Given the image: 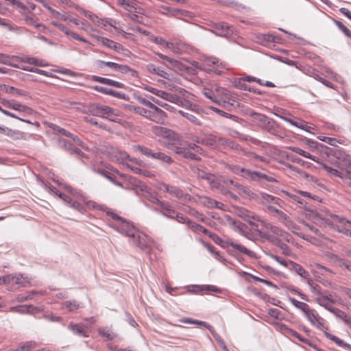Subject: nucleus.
I'll return each instance as SVG.
<instances>
[{
	"label": "nucleus",
	"mask_w": 351,
	"mask_h": 351,
	"mask_svg": "<svg viewBox=\"0 0 351 351\" xmlns=\"http://www.w3.org/2000/svg\"><path fill=\"white\" fill-rule=\"evenodd\" d=\"M332 313L339 319H342L348 326L350 325V323H351V319L349 317V316L343 311L335 308V309H332Z\"/></svg>",
	"instance_id": "obj_48"
},
{
	"label": "nucleus",
	"mask_w": 351,
	"mask_h": 351,
	"mask_svg": "<svg viewBox=\"0 0 351 351\" xmlns=\"http://www.w3.org/2000/svg\"><path fill=\"white\" fill-rule=\"evenodd\" d=\"M23 12L21 14L22 16L27 25H32L36 27H40L42 26V25L38 23V17L32 13V11L26 10V8L23 10Z\"/></svg>",
	"instance_id": "obj_19"
},
{
	"label": "nucleus",
	"mask_w": 351,
	"mask_h": 351,
	"mask_svg": "<svg viewBox=\"0 0 351 351\" xmlns=\"http://www.w3.org/2000/svg\"><path fill=\"white\" fill-rule=\"evenodd\" d=\"M289 149L290 150H291L292 152H295L296 154H298L299 155H300V156H303L304 158L311 159L313 161H315V162H316L317 163H319L317 158H316L315 156H312L308 152H306L301 149L300 148H298V147H289Z\"/></svg>",
	"instance_id": "obj_47"
},
{
	"label": "nucleus",
	"mask_w": 351,
	"mask_h": 351,
	"mask_svg": "<svg viewBox=\"0 0 351 351\" xmlns=\"http://www.w3.org/2000/svg\"><path fill=\"white\" fill-rule=\"evenodd\" d=\"M152 131L153 134L159 137H162L168 139H174L176 136V134L172 130L162 126H153Z\"/></svg>",
	"instance_id": "obj_14"
},
{
	"label": "nucleus",
	"mask_w": 351,
	"mask_h": 351,
	"mask_svg": "<svg viewBox=\"0 0 351 351\" xmlns=\"http://www.w3.org/2000/svg\"><path fill=\"white\" fill-rule=\"evenodd\" d=\"M208 237L217 244L221 245L223 247L225 246H231L234 250L239 251V252L247 255L248 257L254 258L256 257V254L246 248L245 246L234 243L230 239H227L226 241H223L218 235L215 233L210 232L208 234Z\"/></svg>",
	"instance_id": "obj_4"
},
{
	"label": "nucleus",
	"mask_w": 351,
	"mask_h": 351,
	"mask_svg": "<svg viewBox=\"0 0 351 351\" xmlns=\"http://www.w3.org/2000/svg\"><path fill=\"white\" fill-rule=\"evenodd\" d=\"M305 317L312 325L317 328H320L323 326V319L319 315L315 309L309 308L305 313Z\"/></svg>",
	"instance_id": "obj_16"
},
{
	"label": "nucleus",
	"mask_w": 351,
	"mask_h": 351,
	"mask_svg": "<svg viewBox=\"0 0 351 351\" xmlns=\"http://www.w3.org/2000/svg\"><path fill=\"white\" fill-rule=\"evenodd\" d=\"M14 277V281L16 285L25 287L26 284L27 283V281L25 278H24L21 274H15L13 275Z\"/></svg>",
	"instance_id": "obj_63"
},
{
	"label": "nucleus",
	"mask_w": 351,
	"mask_h": 351,
	"mask_svg": "<svg viewBox=\"0 0 351 351\" xmlns=\"http://www.w3.org/2000/svg\"><path fill=\"white\" fill-rule=\"evenodd\" d=\"M145 117L156 123L162 124L165 121L167 114L155 105L154 108L147 110Z\"/></svg>",
	"instance_id": "obj_9"
},
{
	"label": "nucleus",
	"mask_w": 351,
	"mask_h": 351,
	"mask_svg": "<svg viewBox=\"0 0 351 351\" xmlns=\"http://www.w3.org/2000/svg\"><path fill=\"white\" fill-rule=\"evenodd\" d=\"M247 173L249 175V178H248L249 180H258L260 179H265V180H266L267 181H269V182H274V181H276V180L274 178L268 176L266 174L258 172V171H250V173Z\"/></svg>",
	"instance_id": "obj_37"
},
{
	"label": "nucleus",
	"mask_w": 351,
	"mask_h": 351,
	"mask_svg": "<svg viewBox=\"0 0 351 351\" xmlns=\"http://www.w3.org/2000/svg\"><path fill=\"white\" fill-rule=\"evenodd\" d=\"M268 211L273 213L274 216L278 217L280 220L285 225H289L291 223L289 217L274 206H269Z\"/></svg>",
	"instance_id": "obj_24"
},
{
	"label": "nucleus",
	"mask_w": 351,
	"mask_h": 351,
	"mask_svg": "<svg viewBox=\"0 0 351 351\" xmlns=\"http://www.w3.org/2000/svg\"><path fill=\"white\" fill-rule=\"evenodd\" d=\"M289 302L293 305L295 308L301 310L304 314L308 311L310 308L309 306L302 302H300L293 298H289Z\"/></svg>",
	"instance_id": "obj_49"
},
{
	"label": "nucleus",
	"mask_w": 351,
	"mask_h": 351,
	"mask_svg": "<svg viewBox=\"0 0 351 351\" xmlns=\"http://www.w3.org/2000/svg\"><path fill=\"white\" fill-rule=\"evenodd\" d=\"M219 136L213 134H208L205 136L201 140H196L195 141L198 143H201L207 146L212 147L213 148H217V141Z\"/></svg>",
	"instance_id": "obj_28"
},
{
	"label": "nucleus",
	"mask_w": 351,
	"mask_h": 351,
	"mask_svg": "<svg viewBox=\"0 0 351 351\" xmlns=\"http://www.w3.org/2000/svg\"><path fill=\"white\" fill-rule=\"evenodd\" d=\"M178 113L181 114L182 117H185L188 119L191 123H193L195 125H200L201 121L199 118H197L192 111H185V110H178Z\"/></svg>",
	"instance_id": "obj_34"
},
{
	"label": "nucleus",
	"mask_w": 351,
	"mask_h": 351,
	"mask_svg": "<svg viewBox=\"0 0 351 351\" xmlns=\"http://www.w3.org/2000/svg\"><path fill=\"white\" fill-rule=\"evenodd\" d=\"M152 202L160 206V208L162 210V213L165 216L174 219L176 211L171 208L170 205H169L168 203L160 201L156 197H153Z\"/></svg>",
	"instance_id": "obj_17"
},
{
	"label": "nucleus",
	"mask_w": 351,
	"mask_h": 351,
	"mask_svg": "<svg viewBox=\"0 0 351 351\" xmlns=\"http://www.w3.org/2000/svg\"><path fill=\"white\" fill-rule=\"evenodd\" d=\"M5 136L12 140H20L24 138V134L23 132L17 130H12L11 128H8Z\"/></svg>",
	"instance_id": "obj_50"
},
{
	"label": "nucleus",
	"mask_w": 351,
	"mask_h": 351,
	"mask_svg": "<svg viewBox=\"0 0 351 351\" xmlns=\"http://www.w3.org/2000/svg\"><path fill=\"white\" fill-rule=\"evenodd\" d=\"M227 169L231 171L232 173L239 175L246 179H248L249 175L247 173H250V170L245 169L244 168L240 167L237 165H228L226 166Z\"/></svg>",
	"instance_id": "obj_35"
},
{
	"label": "nucleus",
	"mask_w": 351,
	"mask_h": 351,
	"mask_svg": "<svg viewBox=\"0 0 351 351\" xmlns=\"http://www.w3.org/2000/svg\"><path fill=\"white\" fill-rule=\"evenodd\" d=\"M332 297V294H329L328 295H325L323 293H319L318 297L315 298V302L322 306H324L326 303H327Z\"/></svg>",
	"instance_id": "obj_55"
},
{
	"label": "nucleus",
	"mask_w": 351,
	"mask_h": 351,
	"mask_svg": "<svg viewBox=\"0 0 351 351\" xmlns=\"http://www.w3.org/2000/svg\"><path fill=\"white\" fill-rule=\"evenodd\" d=\"M169 193L178 199H186L188 197L187 194H184V192L180 189L177 188L176 186H171Z\"/></svg>",
	"instance_id": "obj_51"
},
{
	"label": "nucleus",
	"mask_w": 351,
	"mask_h": 351,
	"mask_svg": "<svg viewBox=\"0 0 351 351\" xmlns=\"http://www.w3.org/2000/svg\"><path fill=\"white\" fill-rule=\"evenodd\" d=\"M322 167L330 176L339 177L343 182L349 186H351V167L344 169L339 167L335 169L326 164L320 163Z\"/></svg>",
	"instance_id": "obj_6"
},
{
	"label": "nucleus",
	"mask_w": 351,
	"mask_h": 351,
	"mask_svg": "<svg viewBox=\"0 0 351 351\" xmlns=\"http://www.w3.org/2000/svg\"><path fill=\"white\" fill-rule=\"evenodd\" d=\"M12 110L18 111L22 114L23 116L30 115L33 113V110L25 105L19 102L14 101Z\"/></svg>",
	"instance_id": "obj_38"
},
{
	"label": "nucleus",
	"mask_w": 351,
	"mask_h": 351,
	"mask_svg": "<svg viewBox=\"0 0 351 351\" xmlns=\"http://www.w3.org/2000/svg\"><path fill=\"white\" fill-rule=\"evenodd\" d=\"M133 243L140 247L141 250H147L149 247L150 244L153 243L152 239L145 234H136V238L132 239Z\"/></svg>",
	"instance_id": "obj_15"
},
{
	"label": "nucleus",
	"mask_w": 351,
	"mask_h": 351,
	"mask_svg": "<svg viewBox=\"0 0 351 351\" xmlns=\"http://www.w3.org/2000/svg\"><path fill=\"white\" fill-rule=\"evenodd\" d=\"M1 90L3 91L6 93L10 94L12 95H27L26 92L21 89H18L13 86H10L5 85V84L1 86Z\"/></svg>",
	"instance_id": "obj_40"
},
{
	"label": "nucleus",
	"mask_w": 351,
	"mask_h": 351,
	"mask_svg": "<svg viewBox=\"0 0 351 351\" xmlns=\"http://www.w3.org/2000/svg\"><path fill=\"white\" fill-rule=\"evenodd\" d=\"M125 108L128 109L130 111H134L136 113H137L141 116H143V117L145 116L147 111V109H145L142 107L136 106H134V105H131V104L125 105Z\"/></svg>",
	"instance_id": "obj_54"
},
{
	"label": "nucleus",
	"mask_w": 351,
	"mask_h": 351,
	"mask_svg": "<svg viewBox=\"0 0 351 351\" xmlns=\"http://www.w3.org/2000/svg\"><path fill=\"white\" fill-rule=\"evenodd\" d=\"M90 111L95 116L107 118L114 121V117H119L120 112L118 110L113 109L108 106L98 104H93L90 106Z\"/></svg>",
	"instance_id": "obj_5"
},
{
	"label": "nucleus",
	"mask_w": 351,
	"mask_h": 351,
	"mask_svg": "<svg viewBox=\"0 0 351 351\" xmlns=\"http://www.w3.org/2000/svg\"><path fill=\"white\" fill-rule=\"evenodd\" d=\"M63 306L67 308V310L70 312L74 311L78 309L80 307V304L73 300V301H66L63 303Z\"/></svg>",
	"instance_id": "obj_57"
},
{
	"label": "nucleus",
	"mask_w": 351,
	"mask_h": 351,
	"mask_svg": "<svg viewBox=\"0 0 351 351\" xmlns=\"http://www.w3.org/2000/svg\"><path fill=\"white\" fill-rule=\"evenodd\" d=\"M258 199L261 204L266 206L267 210L269 206L277 205L282 208V205L284 204L283 200L279 197L273 196L266 193H261L258 197Z\"/></svg>",
	"instance_id": "obj_10"
},
{
	"label": "nucleus",
	"mask_w": 351,
	"mask_h": 351,
	"mask_svg": "<svg viewBox=\"0 0 351 351\" xmlns=\"http://www.w3.org/2000/svg\"><path fill=\"white\" fill-rule=\"evenodd\" d=\"M56 130L59 132L60 133H61L62 134H63L64 136H66V137H69L71 138V140L76 143L77 145H80L82 147L84 148V146L83 145V143L79 139V138L76 136H74L72 133L66 131V130L59 127V126H57L56 128Z\"/></svg>",
	"instance_id": "obj_41"
},
{
	"label": "nucleus",
	"mask_w": 351,
	"mask_h": 351,
	"mask_svg": "<svg viewBox=\"0 0 351 351\" xmlns=\"http://www.w3.org/2000/svg\"><path fill=\"white\" fill-rule=\"evenodd\" d=\"M290 269L295 271L302 278L310 280L309 274L300 265L293 261H290Z\"/></svg>",
	"instance_id": "obj_31"
},
{
	"label": "nucleus",
	"mask_w": 351,
	"mask_h": 351,
	"mask_svg": "<svg viewBox=\"0 0 351 351\" xmlns=\"http://www.w3.org/2000/svg\"><path fill=\"white\" fill-rule=\"evenodd\" d=\"M325 256L328 261H330L332 263L337 265L338 267H343V261L345 259L339 257L337 255L330 253L326 252L325 254Z\"/></svg>",
	"instance_id": "obj_44"
},
{
	"label": "nucleus",
	"mask_w": 351,
	"mask_h": 351,
	"mask_svg": "<svg viewBox=\"0 0 351 351\" xmlns=\"http://www.w3.org/2000/svg\"><path fill=\"white\" fill-rule=\"evenodd\" d=\"M173 142L169 144V148L173 151L176 154L182 156L185 158H190L192 160H198L197 157L194 153H192L187 148L188 142L180 140L178 135L171 139Z\"/></svg>",
	"instance_id": "obj_3"
},
{
	"label": "nucleus",
	"mask_w": 351,
	"mask_h": 351,
	"mask_svg": "<svg viewBox=\"0 0 351 351\" xmlns=\"http://www.w3.org/2000/svg\"><path fill=\"white\" fill-rule=\"evenodd\" d=\"M85 204L88 208L104 211L106 210V206L104 205L98 204L94 201L89 200L87 201Z\"/></svg>",
	"instance_id": "obj_58"
},
{
	"label": "nucleus",
	"mask_w": 351,
	"mask_h": 351,
	"mask_svg": "<svg viewBox=\"0 0 351 351\" xmlns=\"http://www.w3.org/2000/svg\"><path fill=\"white\" fill-rule=\"evenodd\" d=\"M235 86L241 90H247V91L253 92V93H256L258 94L261 93L260 92H257L254 88H252L249 85H247L246 84V82L244 80L243 77L238 79L235 82Z\"/></svg>",
	"instance_id": "obj_46"
},
{
	"label": "nucleus",
	"mask_w": 351,
	"mask_h": 351,
	"mask_svg": "<svg viewBox=\"0 0 351 351\" xmlns=\"http://www.w3.org/2000/svg\"><path fill=\"white\" fill-rule=\"evenodd\" d=\"M204 95L220 106L225 107L230 103V92L226 88L218 86H213L210 90H204Z\"/></svg>",
	"instance_id": "obj_2"
},
{
	"label": "nucleus",
	"mask_w": 351,
	"mask_h": 351,
	"mask_svg": "<svg viewBox=\"0 0 351 351\" xmlns=\"http://www.w3.org/2000/svg\"><path fill=\"white\" fill-rule=\"evenodd\" d=\"M112 158L125 166V163L128 162V158H129V155L125 152L117 149L114 151Z\"/></svg>",
	"instance_id": "obj_32"
},
{
	"label": "nucleus",
	"mask_w": 351,
	"mask_h": 351,
	"mask_svg": "<svg viewBox=\"0 0 351 351\" xmlns=\"http://www.w3.org/2000/svg\"><path fill=\"white\" fill-rule=\"evenodd\" d=\"M93 88L98 92H100L106 95L117 96L116 92L110 88H104L99 86H95L93 87Z\"/></svg>",
	"instance_id": "obj_62"
},
{
	"label": "nucleus",
	"mask_w": 351,
	"mask_h": 351,
	"mask_svg": "<svg viewBox=\"0 0 351 351\" xmlns=\"http://www.w3.org/2000/svg\"><path fill=\"white\" fill-rule=\"evenodd\" d=\"M213 32L221 36H226L232 32V30L230 29L231 27H229L223 23H215L213 25Z\"/></svg>",
	"instance_id": "obj_26"
},
{
	"label": "nucleus",
	"mask_w": 351,
	"mask_h": 351,
	"mask_svg": "<svg viewBox=\"0 0 351 351\" xmlns=\"http://www.w3.org/2000/svg\"><path fill=\"white\" fill-rule=\"evenodd\" d=\"M276 115L280 119H282L283 121L290 123L291 125L295 127L304 130L306 132H311L310 129L312 128L308 125L307 122L301 119L295 118L294 119H292L282 115H279L277 114H276Z\"/></svg>",
	"instance_id": "obj_12"
},
{
	"label": "nucleus",
	"mask_w": 351,
	"mask_h": 351,
	"mask_svg": "<svg viewBox=\"0 0 351 351\" xmlns=\"http://www.w3.org/2000/svg\"><path fill=\"white\" fill-rule=\"evenodd\" d=\"M267 131H268L270 134H273V135H275V136H280V137H282L278 133V128H276V126L274 124V122L271 121L268 125H267V126L264 128Z\"/></svg>",
	"instance_id": "obj_60"
},
{
	"label": "nucleus",
	"mask_w": 351,
	"mask_h": 351,
	"mask_svg": "<svg viewBox=\"0 0 351 351\" xmlns=\"http://www.w3.org/2000/svg\"><path fill=\"white\" fill-rule=\"evenodd\" d=\"M193 324H197V325L203 326L206 327V328H208L210 330V332L212 333V335L214 337V338L216 340H218V339L219 337V335H217L216 331L214 330L213 326H210V324H207L205 322L199 321V320H197V319H194L193 322Z\"/></svg>",
	"instance_id": "obj_52"
},
{
	"label": "nucleus",
	"mask_w": 351,
	"mask_h": 351,
	"mask_svg": "<svg viewBox=\"0 0 351 351\" xmlns=\"http://www.w3.org/2000/svg\"><path fill=\"white\" fill-rule=\"evenodd\" d=\"M134 148L136 151H138L147 156L160 160L161 161L166 163H171L173 162L172 158L164 153L152 152V151L149 148L141 145H136L134 147Z\"/></svg>",
	"instance_id": "obj_8"
},
{
	"label": "nucleus",
	"mask_w": 351,
	"mask_h": 351,
	"mask_svg": "<svg viewBox=\"0 0 351 351\" xmlns=\"http://www.w3.org/2000/svg\"><path fill=\"white\" fill-rule=\"evenodd\" d=\"M68 329L73 333L81 337H88L89 336L88 327L82 324H74L73 322H70L68 325Z\"/></svg>",
	"instance_id": "obj_13"
},
{
	"label": "nucleus",
	"mask_w": 351,
	"mask_h": 351,
	"mask_svg": "<svg viewBox=\"0 0 351 351\" xmlns=\"http://www.w3.org/2000/svg\"><path fill=\"white\" fill-rule=\"evenodd\" d=\"M92 80L95 82H99L101 84H106L108 86L117 87V88H122L124 87V84L121 82H119L111 80V79L97 76V75H93Z\"/></svg>",
	"instance_id": "obj_23"
},
{
	"label": "nucleus",
	"mask_w": 351,
	"mask_h": 351,
	"mask_svg": "<svg viewBox=\"0 0 351 351\" xmlns=\"http://www.w3.org/2000/svg\"><path fill=\"white\" fill-rule=\"evenodd\" d=\"M77 10L80 12L82 14H84L86 17H87L89 20H90L95 25L99 19V17L96 16L95 14L92 13L90 11L85 10L82 8H78Z\"/></svg>",
	"instance_id": "obj_56"
},
{
	"label": "nucleus",
	"mask_w": 351,
	"mask_h": 351,
	"mask_svg": "<svg viewBox=\"0 0 351 351\" xmlns=\"http://www.w3.org/2000/svg\"><path fill=\"white\" fill-rule=\"evenodd\" d=\"M152 40L155 43L162 45L165 47L171 49L173 52H177V48L173 43L167 42L160 37H154Z\"/></svg>",
	"instance_id": "obj_43"
},
{
	"label": "nucleus",
	"mask_w": 351,
	"mask_h": 351,
	"mask_svg": "<svg viewBox=\"0 0 351 351\" xmlns=\"http://www.w3.org/2000/svg\"><path fill=\"white\" fill-rule=\"evenodd\" d=\"M222 182H223V184H224L226 186L232 185L234 187L238 188L240 190H241L244 193L247 195L249 197H254V194L250 190L240 185L239 183L235 182L234 180H232L231 179L222 178Z\"/></svg>",
	"instance_id": "obj_29"
},
{
	"label": "nucleus",
	"mask_w": 351,
	"mask_h": 351,
	"mask_svg": "<svg viewBox=\"0 0 351 351\" xmlns=\"http://www.w3.org/2000/svg\"><path fill=\"white\" fill-rule=\"evenodd\" d=\"M35 347V344L32 342H27L23 345L18 347L16 349L12 351H29L31 349Z\"/></svg>",
	"instance_id": "obj_64"
},
{
	"label": "nucleus",
	"mask_w": 351,
	"mask_h": 351,
	"mask_svg": "<svg viewBox=\"0 0 351 351\" xmlns=\"http://www.w3.org/2000/svg\"><path fill=\"white\" fill-rule=\"evenodd\" d=\"M97 65L101 69H104L105 66H107L113 71L120 73L123 71V68H124L123 64H119L112 62H106L102 60H98Z\"/></svg>",
	"instance_id": "obj_30"
},
{
	"label": "nucleus",
	"mask_w": 351,
	"mask_h": 351,
	"mask_svg": "<svg viewBox=\"0 0 351 351\" xmlns=\"http://www.w3.org/2000/svg\"><path fill=\"white\" fill-rule=\"evenodd\" d=\"M281 328L284 329L288 335L297 338L301 342H303L306 344L310 345V341L308 339L302 337L298 332L293 330V329L289 328L286 325L281 324Z\"/></svg>",
	"instance_id": "obj_39"
},
{
	"label": "nucleus",
	"mask_w": 351,
	"mask_h": 351,
	"mask_svg": "<svg viewBox=\"0 0 351 351\" xmlns=\"http://www.w3.org/2000/svg\"><path fill=\"white\" fill-rule=\"evenodd\" d=\"M205 178L212 189H217L223 194H227L229 193L223 184H222V178H218L215 175H206Z\"/></svg>",
	"instance_id": "obj_11"
},
{
	"label": "nucleus",
	"mask_w": 351,
	"mask_h": 351,
	"mask_svg": "<svg viewBox=\"0 0 351 351\" xmlns=\"http://www.w3.org/2000/svg\"><path fill=\"white\" fill-rule=\"evenodd\" d=\"M238 215L248 222L250 225L255 227H257V225L253 221V220L258 221H261V219L258 216L253 215L249 210L243 208L239 209L238 210Z\"/></svg>",
	"instance_id": "obj_20"
},
{
	"label": "nucleus",
	"mask_w": 351,
	"mask_h": 351,
	"mask_svg": "<svg viewBox=\"0 0 351 351\" xmlns=\"http://www.w3.org/2000/svg\"><path fill=\"white\" fill-rule=\"evenodd\" d=\"M313 221L320 226L335 230L351 237V230L348 228L351 226V221L344 217L325 212L316 213L313 217Z\"/></svg>",
	"instance_id": "obj_1"
},
{
	"label": "nucleus",
	"mask_w": 351,
	"mask_h": 351,
	"mask_svg": "<svg viewBox=\"0 0 351 351\" xmlns=\"http://www.w3.org/2000/svg\"><path fill=\"white\" fill-rule=\"evenodd\" d=\"M249 114L252 117L254 122H256L263 128H265L267 125H268V123L271 121L265 115L254 111L250 112Z\"/></svg>",
	"instance_id": "obj_21"
},
{
	"label": "nucleus",
	"mask_w": 351,
	"mask_h": 351,
	"mask_svg": "<svg viewBox=\"0 0 351 351\" xmlns=\"http://www.w3.org/2000/svg\"><path fill=\"white\" fill-rule=\"evenodd\" d=\"M259 222H261L263 227H265L267 230H270L272 233L277 236L282 237L285 233V231H283L279 227L274 226L265 220L261 219Z\"/></svg>",
	"instance_id": "obj_36"
},
{
	"label": "nucleus",
	"mask_w": 351,
	"mask_h": 351,
	"mask_svg": "<svg viewBox=\"0 0 351 351\" xmlns=\"http://www.w3.org/2000/svg\"><path fill=\"white\" fill-rule=\"evenodd\" d=\"M177 104L184 107L186 108L185 111H192L197 114H200L203 112V110L198 105L192 104L182 98H180L179 103Z\"/></svg>",
	"instance_id": "obj_27"
},
{
	"label": "nucleus",
	"mask_w": 351,
	"mask_h": 351,
	"mask_svg": "<svg viewBox=\"0 0 351 351\" xmlns=\"http://www.w3.org/2000/svg\"><path fill=\"white\" fill-rule=\"evenodd\" d=\"M147 71L152 74H156L163 78L168 79L169 75L160 67H157L153 64H149L147 66Z\"/></svg>",
	"instance_id": "obj_33"
},
{
	"label": "nucleus",
	"mask_w": 351,
	"mask_h": 351,
	"mask_svg": "<svg viewBox=\"0 0 351 351\" xmlns=\"http://www.w3.org/2000/svg\"><path fill=\"white\" fill-rule=\"evenodd\" d=\"M201 202L208 208H218L219 204L218 202L208 197H202Z\"/></svg>",
	"instance_id": "obj_53"
},
{
	"label": "nucleus",
	"mask_w": 351,
	"mask_h": 351,
	"mask_svg": "<svg viewBox=\"0 0 351 351\" xmlns=\"http://www.w3.org/2000/svg\"><path fill=\"white\" fill-rule=\"evenodd\" d=\"M204 64L207 66H217V67L223 66L222 65V62H219V60L215 57L208 58L205 60Z\"/></svg>",
	"instance_id": "obj_61"
},
{
	"label": "nucleus",
	"mask_w": 351,
	"mask_h": 351,
	"mask_svg": "<svg viewBox=\"0 0 351 351\" xmlns=\"http://www.w3.org/2000/svg\"><path fill=\"white\" fill-rule=\"evenodd\" d=\"M97 40L104 46H106L107 47L112 49L117 52H121L124 50L123 47L119 44L117 43L112 40H110L107 38L104 37H98Z\"/></svg>",
	"instance_id": "obj_22"
},
{
	"label": "nucleus",
	"mask_w": 351,
	"mask_h": 351,
	"mask_svg": "<svg viewBox=\"0 0 351 351\" xmlns=\"http://www.w3.org/2000/svg\"><path fill=\"white\" fill-rule=\"evenodd\" d=\"M120 4L127 11L132 14L131 19L141 23L142 17L133 13L143 14V9L141 8L139 3L136 0H120Z\"/></svg>",
	"instance_id": "obj_7"
},
{
	"label": "nucleus",
	"mask_w": 351,
	"mask_h": 351,
	"mask_svg": "<svg viewBox=\"0 0 351 351\" xmlns=\"http://www.w3.org/2000/svg\"><path fill=\"white\" fill-rule=\"evenodd\" d=\"M235 86L241 90H247V91L253 92V93H256L258 94L261 93L260 92H257L254 88H252L249 85H247L246 84V82L244 80L243 77L238 79L235 82Z\"/></svg>",
	"instance_id": "obj_45"
},
{
	"label": "nucleus",
	"mask_w": 351,
	"mask_h": 351,
	"mask_svg": "<svg viewBox=\"0 0 351 351\" xmlns=\"http://www.w3.org/2000/svg\"><path fill=\"white\" fill-rule=\"evenodd\" d=\"M274 241L280 247V249L282 250V252L284 254L289 255L291 254V250L286 243L280 241V240H278L277 239L274 240Z\"/></svg>",
	"instance_id": "obj_59"
},
{
	"label": "nucleus",
	"mask_w": 351,
	"mask_h": 351,
	"mask_svg": "<svg viewBox=\"0 0 351 351\" xmlns=\"http://www.w3.org/2000/svg\"><path fill=\"white\" fill-rule=\"evenodd\" d=\"M118 230L132 239H135L136 234L137 233L134 227L130 224L129 222L123 221V219L121 221V223L118 227Z\"/></svg>",
	"instance_id": "obj_18"
},
{
	"label": "nucleus",
	"mask_w": 351,
	"mask_h": 351,
	"mask_svg": "<svg viewBox=\"0 0 351 351\" xmlns=\"http://www.w3.org/2000/svg\"><path fill=\"white\" fill-rule=\"evenodd\" d=\"M158 96L162 99L175 104L179 103V101H180V97L178 95L169 93L162 90H160L159 92H158Z\"/></svg>",
	"instance_id": "obj_42"
},
{
	"label": "nucleus",
	"mask_w": 351,
	"mask_h": 351,
	"mask_svg": "<svg viewBox=\"0 0 351 351\" xmlns=\"http://www.w3.org/2000/svg\"><path fill=\"white\" fill-rule=\"evenodd\" d=\"M95 25L110 32L112 31V28L119 29V27L117 26V22L112 19H103L99 18Z\"/></svg>",
	"instance_id": "obj_25"
}]
</instances>
